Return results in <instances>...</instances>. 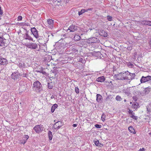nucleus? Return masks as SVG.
Returning <instances> with one entry per match:
<instances>
[{
  "instance_id": "obj_1",
  "label": "nucleus",
  "mask_w": 151,
  "mask_h": 151,
  "mask_svg": "<svg viewBox=\"0 0 151 151\" xmlns=\"http://www.w3.org/2000/svg\"><path fill=\"white\" fill-rule=\"evenodd\" d=\"M32 87L34 90L39 93H40L43 89L42 85L38 81H36L34 82Z\"/></svg>"
},
{
  "instance_id": "obj_2",
  "label": "nucleus",
  "mask_w": 151,
  "mask_h": 151,
  "mask_svg": "<svg viewBox=\"0 0 151 151\" xmlns=\"http://www.w3.org/2000/svg\"><path fill=\"white\" fill-rule=\"evenodd\" d=\"M86 41L88 43L90 44L93 43H98L100 41L99 39L95 37H93L87 40Z\"/></svg>"
},
{
  "instance_id": "obj_3",
  "label": "nucleus",
  "mask_w": 151,
  "mask_h": 151,
  "mask_svg": "<svg viewBox=\"0 0 151 151\" xmlns=\"http://www.w3.org/2000/svg\"><path fill=\"white\" fill-rule=\"evenodd\" d=\"M63 124L62 122L58 121L55 123L52 126V128L56 130H58L63 126Z\"/></svg>"
},
{
  "instance_id": "obj_4",
  "label": "nucleus",
  "mask_w": 151,
  "mask_h": 151,
  "mask_svg": "<svg viewBox=\"0 0 151 151\" xmlns=\"http://www.w3.org/2000/svg\"><path fill=\"white\" fill-rule=\"evenodd\" d=\"M20 73L18 72L13 73L11 75L12 78L14 80H17L19 78Z\"/></svg>"
},
{
  "instance_id": "obj_5",
  "label": "nucleus",
  "mask_w": 151,
  "mask_h": 151,
  "mask_svg": "<svg viewBox=\"0 0 151 151\" xmlns=\"http://www.w3.org/2000/svg\"><path fill=\"white\" fill-rule=\"evenodd\" d=\"M127 71H126L124 73H119L118 75L119 79L121 80H127Z\"/></svg>"
},
{
  "instance_id": "obj_6",
  "label": "nucleus",
  "mask_w": 151,
  "mask_h": 151,
  "mask_svg": "<svg viewBox=\"0 0 151 151\" xmlns=\"http://www.w3.org/2000/svg\"><path fill=\"white\" fill-rule=\"evenodd\" d=\"M151 80V76H147L146 77L142 76L140 80L141 83H145Z\"/></svg>"
},
{
  "instance_id": "obj_7",
  "label": "nucleus",
  "mask_w": 151,
  "mask_h": 151,
  "mask_svg": "<svg viewBox=\"0 0 151 151\" xmlns=\"http://www.w3.org/2000/svg\"><path fill=\"white\" fill-rule=\"evenodd\" d=\"M127 80H132L134 78V77L136 76L134 73H131L128 71L127 72Z\"/></svg>"
},
{
  "instance_id": "obj_8",
  "label": "nucleus",
  "mask_w": 151,
  "mask_h": 151,
  "mask_svg": "<svg viewBox=\"0 0 151 151\" xmlns=\"http://www.w3.org/2000/svg\"><path fill=\"white\" fill-rule=\"evenodd\" d=\"M31 31L34 37L36 38L37 39L39 37L37 30L35 27L32 28L31 29Z\"/></svg>"
},
{
  "instance_id": "obj_9",
  "label": "nucleus",
  "mask_w": 151,
  "mask_h": 151,
  "mask_svg": "<svg viewBox=\"0 0 151 151\" xmlns=\"http://www.w3.org/2000/svg\"><path fill=\"white\" fill-rule=\"evenodd\" d=\"M27 46L28 48L32 49H36L38 48V45L36 43H29Z\"/></svg>"
},
{
  "instance_id": "obj_10",
  "label": "nucleus",
  "mask_w": 151,
  "mask_h": 151,
  "mask_svg": "<svg viewBox=\"0 0 151 151\" xmlns=\"http://www.w3.org/2000/svg\"><path fill=\"white\" fill-rule=\"evenodd\" d=\"M42 126V125L41 124L37 125L34 127L33 129L37 133H38L42 130L41 128V127Z\"/></svg>"
},
{
  "instance_id": "obj_11",
  "label": "nucleus",
  "mask_w": 151,
  "mask_h": 151,
  "mask_svg": "<svg viewBox=\"0 0 151 151\" xmlns=\"http://www.w3.org/2000/svg\"><path fill=\"white\" fill-rule=\"evenodd\" d=\"M25 31L26 32L23 37L25 40H29L33 41V39L32 38V37L29 35L28 31L27 29H25Z\"/></svg>"
},
{
  "instance_id": "obj_12",
  "label": "nucleus",
  "mask_w": 151,
  "mask_h": 151,
  "mask_svg": "<svg viewBox=\"0 0 151 151\" xmlns=\"http://www.w3.org/2000/svg\"><path fill=\"white\" fill-rule=\"evenodd\" d=\"M128 109V112L129 114L130 115V117L135 120H137L138 119V117L137 116H134V115L135 114L133 112V111L130 109Z\"/></svg>"
},
{
  "instance_id": "obj_13",
  "label": "nucleus",
  "mask_w": 151,
  "mask_h": 151,
  "mask_svg": "<svg viewBox=\"0 0 151 151\" xmlns=\"http://www.w3.org/2000/svg\"><path fill=\"white\" fill-rule=\"evenodd\" d=\"M8 63L7 60L0 56V65H6Z\"/></svg>"
},
{
  "instance_id": "obj_14",
  "label": "nucleus",
  "mask_w": 151,
  "mask_h": 151,
  "mask_svg": "<svg viewBox=\"0 0 151 151\" xmlns=\"http://www.w3.org/2000/svg\"><path fill=\"white\" fill-rule=\"evenodd\" d=\"M6 40L3 37L0 36V46H6L7 44L6 43Z\"/></svg>"
},
{
  "instance_id": "obj_15",
  "label": "nucleus",
  "mask_w": 151,
  "mask_h": 151,
  "mask_svg": "<svg viewBox=\"0 0 151 151\" xmlns=\"http://www.w3.org/2000/svg\"><path fill=\"white\" fill-rule=\"evenodd\" d=\"M77 30V27L73 24L70 25L68 28L67 31L70 30L69 32H74Z\"/></svg>"
},
{
  "instance_id": "obj_16",
  "label": "nucleus",
  "mask_w": 151,
  "mask_h": 151,
  "mask_svg": "<svg viewBox=\"0 0 151 151\" xmlns=\"http://www.w3.org/2000/svg\"><path fill=\"white\" fill-rule=\"evenodd\" d=\"M140 23L142 25L151 26V21L141 20L140 22Z\"/></svg>"
},
{
  "instance_id": "obj_17",
  "label": "nucleus",
  "mask_w": 151,
  "mask_h": 151,
  "mask_svg": "<svg viewBox=\"0 0 151 151\" xmlns=\"http://www.w3.org/2000/svg\"><path fill=\"white\" fill-rule=\"evenodd\" d=\"M47 21L49 27L51 28H52L53 27V20L51 19H48Z\"/></svg>"
},
{
  "instance_id": "obj_18",
  "label": "nucleus",
  "mask_w": 151,
  "mask_h": 151,
  "mask_svg": "<svg viewBox=\"0 0 151 151\" xmlns=\"http://www.w3.org/2000/svg\"><path fill=\"white\" fill-rule=\"evenodd\" d=\"M105 80V78L104 76H102L97 78L96 79V81L98 82L102 83L104 82Z\"/></svg>"
},
{
  "instance_id": "obj_19",
  "label": "nucleus",
  "mask_w": 151,
  "mask_h": 151,
  "mask_svg": "<svg viewBox=\"0 0 151 151\" xmlns=\"http://www.w3.org/2000/svg\"><path fill=\"white\" fill-rule=\"evenodd\" d=\"M96 101L98 102H100L101 101H102V96L100 94H98L96 95Z\"/></svg>"
},
{
  "instance_id": "obj_20",
  "label": "nucleus",
  "mask_w": 151,
  "mask_h": 151,
  "mask_svg": "<svg viewBox=\"0 0 151 151\" xmlns=\"http://www.w3.org/2000/svg\"><path fill=\"white\" fill-rule=\"evenodd\" d=\"M94 142L96 146H99L100 147H101L104 146V144L99 142L98 140L96 141H94Z\"/></svg>"
},
{
  "instance_id": "obj_21",
  "label": "nucleus",
  "mask_w": 151,
  "mask_h": 151,
  "mask_svg": "<svg viewBox=\"0 0 151 151\" xmlns=\"http://www.w3.org/2000/svg\"><path fill=\"white\" fill-rule=\"evenodd\" d=\"M48 135L49 138V141L50 142H51V141L53 135L52 134V132L50 131L48 132Z\"/></svg>"
},
{
  "instance_id": "obj_22",
  "label": "nucleus",
  "mask_w": 151,
  "mask_h": 151,
  "mask_svg": "<svg viewBox=\"0 0 151 151\" xmlns=\"http://www.w3.org/2000/svg\"><path fill=\"white\" fill-rule=\"evenodd\" d=\"M151 89V88L150 87H148L147 88H145V89L144 90V93L145 94H148L150 92Z\"/></svg>"
},
{
  "instance_id": "obj_23",
  "label": "nucleus",
  "mask_w": 151,
  "mask_h": 151,
  "mask_svg": "<svg viewBox=\"0 0 151 151\" xmlns=\"http://www.w3.org/2000/svg\"><path fill=\"white\" fill-rule=\"evenodd\" d=\"M139 104L138 103L134 102L132 105V107L134 109H136L138 108Z\"/></svg>"
},
{
  "instance_id": "obj_24",
  "label": "nucleus",
  "mask_w": 151,
  "mask_h": 151,
  "mask_svg": "<svg viewBox=\"0 0 151 151\" xmlns=\"http://www.w3.org/2000/svg\"><path fill=\"white\" fill-rule=\"evenodd\" d=\"M100 35L104 37H106L107 36V32L103 30H102L100 32Z\"/></svg>"
},
{
  "instance_id": "obj_25",
  "label": "nucleus",
  "mask_w": 151,
  "mask_h": 151,
  "mask_svg": "<svg viewBox=\"0 0 151 151\" xmlns=\"http://www.w3.org/2000/svg\"><path fill=\"white\" fill-rule=\"evenodd\" d=\"M58 105L57 104H55L53 105L51 108V111L52 113H53L56 108L58 107Z\"/></svg>"
},
{
  "instance_id": "obj_26",
  "label": "nucleus",
  "mask_w": 151,
  "mask_h": 151,
  "mask_svg": "<svg viewBox=\"0 0 151 151\" xmlns=\"http://www.w3.org/2000/svg\"><path fill=\"white\" fill-rule=\"evenodd\" d=\"M86 42L83 40L80 41L78 43V45L80 46H82L83 45H85V44Z\"/></svg>"
},
{
  "instance_id": "obj_27",
  "label": "nucleus",
  "mask_w": 151,
  "mask_h": 151,
  "mask_svg": "<svg viewBox=\"0 0 151 151\" xmlns=\"http://www.w3.org/2000/svg\"><path fill=\"white\" fill-rule=\"evenodd\" d=\"M128 129L129 131L132 133H134L135 132L134 130L133 127L132 126H130L128 128Z\"/></svg>"
},
{
  "instance_id": "obj_28",
  "label": "nucleus",
  "mask_w": 151,
  "mask_h": 151,
  "mask_svg": "<svg viewBox=\"0 0 151 151\" xmlns=\"http://www.w3.org/2000/svg\"><path fill=\"white\" fill-rule=\"evenodd\" d=\"M81 39V37L78 35H76L74 37V40L75 41H78Z\"/></svg>"
},
{
  "instance_id": "obj_29",
  "label": "nucleus",
  "mask_w": 151,
  "mask_h": 151,
  "mask_svg": "<svg viewBox=\"0 0 151 151\" xmlns=\"http://www.w3.org/2000/svg\"><path fill=\"white\" fill-rule=\"evenodd\" d=\"M28 76V74L27 73H23L22 74L20 73V76H22L23 77L27 78Z\"/></svg>"
},
{
  "instance_id": "obj_30",
  "label": "nucleus",
  "mask_w": 151,
  "mask_h": 151,
  "mask_svg": "<svg viewBox=\"0 0 151 151\" xmlns=\"http://www.w3.org/2000/svg\"><path fill=\"white\" fill-rule=\"evenodd\" d=\"M48 88L50 89H52L53 88V84L52 82L48 83Z\"/></svg>"
},
{
  "instance_id": "obj_31",
  "label": "nucleus",
  "mask_w": 151,
  "mask_h": 151,
  "mask_svg": "<svg viewBox=\"0 0 151 151\" xmlns=\"http://www.w3.org/2000/svg\"><path fill=\"white\" fill-rule=\"evenodd\" d=\"M85 12H86V11L85 9H82L80 11H79L78 12V15L80 16Z\"/></svg>"
},
{
  "instance_id": "obj_32",
  "label": "nucleus",
  "mask_w": 151,
  "mask_h": 151,
  "mask_svg": "<svg viewBox=\"0 0 151 151\" xmlns=\"http://www.w3.org/2000/svg\"><path fill=\"white\" fill-rule=\"evenodd\" d=\"M17 65L19 68L24 67V63L23 62H22V63H19Z\"/></svg>"
},
{
  "instance_id": "obj_33",
  "label": "nucleus",
  "mask_w": 151,
  "mask_h": 151,
  "mask_svg": "<svg viewBox=\"0 0 151 151\" xmlns=\"http://www.w3.org/2000/svg\"><path fill=\"white\" fill-rule=\"evenodd\" d=\"M75 91L77 94H78L79 93V89L78 87L76 86L75 88Z\"/></svg>"
},
{
  "instance_id": "obj_34",
  "label": "nucleus",
  "mask_w": 151,
  "mask_h": 151,
  "mask_svg": "<svg viewBox=\"0 0 151 151\" xmlns=\"http://www.w3.org/2000/svg\"><path fill=\"white\" fill-rule=\"evenodd\" d=\"M105 117H106V115L104 113H103L102 114L101 117V119L103 121H104L105 120Z\"/></svg>"
},
{
  "instance_id": "obj_35",
  "label": "nucleus",
  "mask_w": 151,
  "mask_h": 151,
  "mask_svg": "<svg viewBox=\"0 0 151 151\" xmlns=\"http://www.w3.org/2000/svg\"><path fill=\"white\" fill-rule=\"evenodd\" d=\"M116 99L117 101H121L122 100L121 98L119 96H116Z\"/></svg>"
},
{
  "instance_id": "obj_36",
  "label": "nucleus",
  "mask_w": 151,
  "mask_h": 151,
  "mask_svg": "<svg viewBox=\"0 0 151 151\" xmlns=\"http://www.w3.org/2000/svg\"><path fill=\"white\" fill-rule=\"evenodd\" d=\"M95 127L97 128L100 129L101 128V126L100 124H96L95 125Z\"/></svg>"
},
{
  "instance_id": "obj_37",
  "label": "nucleus",
  "mask_w": 151,
  "mask_h": 151,
  "mask_svg": "<svg viewBox=\"0 0 151 151\" xmlns=\"http://www.w3.org/2000/svg\"><path fill=\"white\" fill-rule=\"evenodd\" d=\"M107 19L109 21H111L112 19V17L109 16L108 15L107 16Z\"/></svg>"
},
{
  "instance_id": "obj_38",
  "label": "nucleus",
  "mask_w": 151,
  "mask_h": 151,
  "mask_svg": "<svg viewBox=\"0 0 151 151\" xmlns=\"http://www.w3.org/2000/svg\"><path fill=\"white\" fill-rule=\"evenodd\" d=\"M119 74H115L114 75V78L115 79L119 80Z\"/></svg>"
},
{
  "instance_id": "obj_39",
  "label": "nucleus",
  "mask_w": 151,
  "mask_h": 151,
  "mask_svg": "<svg viewBox=\"0 0 151 151\" xmlns=\"http://www.w3.org/2000/svg\"><path fill=\"white\" fill-rule=\"evenodd\" d=\"M29 136L28 135H24L23 137V139H25V140L26 141L27 140V139L29 138Z\"/></svg>"
},
{
  "instance_id": "obj_40",
  "label": "nucleus",
  "mask_w": 151,
  "mask_h": 151,
  "mask_svg": "<svg viewBox=\"0 0 151 151\" xmlns=\"http://www.w3.org/2000/svg\"><path fill=\"white\" fill-rule=\"evenodd\" d=\"M26 141L25 140V139H23V140L22 141H21L20 142L21 144H24L26 142Z\"/></svg>"
},
{
  "instance_id": "obj_41",
  "label": "nucleus",
  "mask_w": 151,
  "mask_h": 151,
  "mask_svg": "<svg viewBox=\"0 0 151 151\" xmlns=\"http://www.w3.org/2000/svg\"><path fill=\"white\" fill-rule=\"evenodd\" d=\"M79 61L81 62L82 63H84L85 60L82 58H80L79 59Z\"/></svg>"
},
{
  "instance_id": "obj_42",
  "label": "nucleus",
  "mask_w": 151,
  "mask_h": 151,
  "mask_svg": "<svg viewBox=\"0 0 151 151\" xmlns=\"http://www.w3.org/2000/svg\"><path fill=\"white\" fill-rule=\"evenodd\" d=\"M22 16H19L18 17L17 20L18 21H21L22 20Z\"/></svg>"
},
{
  "instance_id": "obj_43",
  "label": "nucleus",
  "mask_w": 151,
  "mask_h": 151,
  "mask_svg": "<svg viewBox=\"0 0 151 151\" xmlns=\"http://www.w3.org/2000/svg\"><path fill=\"white\" fill-rule=\"evenodd\" d=\"M93 9V8H88L87 9H85L86 12H87L88 11H92Z\"/></svg>"
},
{
  "instance_id": "obj_44",
  "label": "nucleus",
  "mask_w": 151,
  "mask_h": 151,
  "mask_svg": "<svg viewBox=\"0 0 151 151\" xmlns=\"http://www.w3.org/2000/svg\"><path fill=\"white\" fill-rule=\"evenodd\" d=\"M132 47L131 46H129L127 47V49L128 50L130 51L132 50Z\"/></svg>"
},
{
  "instance_id": "obj_45",
  "label": "nucleus",
  "mask_w": 151,
  "mask_h": 151,
  "mask_svg": "<svg viewBox=\"0 0 151 151\" xmlns=\"http://www.w3.org/2000/svg\"><path fill=\"white\" fill-rule=\"evenodd\" d=\"M133 100L135 101H136L137 100V97L135 96H133Z\"/></svg>"
},
{
  "instance_id": "obj_46",
  "label": "nucleus",
  "mask_w": 151,
  "mask_h": 151,
  "mask_svg": "<svg viewBox=\"0 0 151 151\" xmlns=\"http://www.w3.org/2000/svg\"><path fill=\"white\" fill-rule=\"evenodd\" d=\"M63 0H56V1H55V2H57V4L58 3H60Z\"/></svg>"
},
{
  "instance_id": "obj_47",
  "label": "nucleus",
  "mask_w": 151,
  "mask_h": 151,
  "mask_svg": "<svg viewBox=\"0 0 151 151\" xmlns=\"http://www.w3.org/2000/svg\"><path fill=\"white\" fill-rule=\"evenodd\" d=\"M147 111L148 112H150L151 111L150 108H149V107L147 108Z\"/></svg>"
},
{
  "instance_id": "obj_48",
  "label": "nucleus",
  "mask_w": 151,
  "mask_h": 151,
  "mask_svg": "<svg viewBox=\"0 0 151 151\" xmlns=\"http://www.w3.org/2000/svg\"><path fill=\"white\" fill-rule=\"evenodd\" d=\"M3 13V11L1 9V7L0 6V14L1 15Z\"/></svg>"
},
{
  "instance_id": "obj_49",
  "label": "nucleus",
  "mask_w": 151,
  "mask_h": 151,
  "mask_svg": "<svg viewBox=\"0 0 151 151\" xmlns=\"http://www.w3.org/2000/svg\"><path fill=\"white\" fill-rule=\"evenodd\" d=\"M113 71H116V67L115 66H113Z\"/></svg>"
},
{
  "instance_id": "obj_50",
  "label": "nucleus",
  "mask_w": 151,
  "mask_h": 151,
  "mask_svg": "<svg viewBox=\"0 0 151 151\" xmlns=\"http://www.w3.org/2000/svg\"><path fill=\"white\" fill-rule=\"evenodd\" d=\"M72 50H73V51L75 53H76V52H77V50L76 49H75L74 48H73L72 49Z\"/></svg>"
},
{
  "instance_id": "obj_51",
  "label": "nucleus",
  "mask_w": 151,
  "mask_h": 151,
  "mask_svg": "<svg viewBox=\"0 0 151 151\" xmlns=\"http://www.w3.org/2000/svg\"><path fill=\"white\" fill-rule=\"evenodd\" d=\"M111 95H109L106 98V99H110V97H111Z\"/></svg>"
},
{
  "instance_id": "obj_52",
  "label": "nucleus",
  "mask_w": 151,
  "mask_h": 151,
  "mask_svg": "<svg viewBox=\"0 0 151 151\" xmlns=\"http://www.w3.org/2000/svg\"><path fill=\"white\" fill-rule=\"evenodd\" d=\"M72 126L74 127H77V125L76 124H73Z\"/></svg>"
},
{
  "instance_id": "obj_53",
  "label": "nucleus",
  "mask_w": 151,
  "mask_h": 151,
  "mask_svg": "<svg viewBox=\"0 0 151 151\" xmlns=\"http://www.w3.org/2000/svg\"><path fill=\"white\" fill-rule=\"evenodd\" d=\"M42 73L43 74H45L46 73V72L42 70Z\"/></svg>"
},
{
  "instance_id": "obj_54",
  "label": "nucleus",
  "mask_w": 151,
  "mask_h": 151,
  "mask_svg": "<svg viewBox=\"0 0 151 151\" xmlns=\"http://www.w3.org/2000/svg\"><path fill=\"white\" fill-rule=\"evenodd\" d=\"M144 149L143 148H142V149H140L139 150V151H143Z\"/></svg>"
},
{
  "instance_id": "obj_55",
  "label": "nucleus",
  "mask_w": 151,
  "mask_h": 151,
  "mask_svg": "<svg viewBox=\"0 0 151 151\" xmlns=\"http://www.w3.org/2000/svg\"><path fill=\"white\" fill-rule=\"evenodd\" d=\"M75 12H72V15L73 16H75Z\"/></svg>"
},
{
  "instance_id": "obj_56",
  "label": "nucleus",
  "mask_w": 151,
  "mask_h": 151,
  "mask_svg": "<svg viewBox=\"0 0 151 151\" xmlns=\"http://www.w3.org/2000/svg\"><path fill=\"white\" fill-rule=\"evenodd\" d=\"M42 70H40V71H38V72H39L40 73H42Z\"/></svg>"
},
{
  "instance_id": "obj_57",
  "label": "nucleus",
  "mask_w": 151,
  "mask_h": 151,
  "mask_svg": "<svg viewBox=\"0 0 151 151\" xmlns=\"http://www.w3.org/2000/svg\"><path fill=\"white\" fill-rule=\"evenodd\" d=\"M21 84H21V83H19V85H20V86H21V87L22 86H24V85H22V86H21Z\"/></svg>"
},
{
  "instance_id": "obj_58",
  "label": "nucleus",
  "mask_w": 151,
  "mask_h": 151,
  "mask_svg": "<svg viewBox=\"0 0 151 151\" xmlns=\"http://www.w3.org/2000/svg\"><path fill=\"white\" fill-rule=\"evenodd\" d=\"M150 108H151V103L149 104Z\"/></svg>"
},
{
  "instance_id": "obj_59",
  "label": "nucleus",
  "mask_w": 151,
  "mask_h": 151,
  "mask_svg": "<svg viewBox=\"0 0 151 151\" xmlns=\"http://www.w3.org/2000/svg\"><path fill=\"white\" fill-rule=\"evenodd\" d=\"M51 99L53 98V96H51Z\"/></svg>"
},
{
  "instance_id": "obj_60",
  "label": "nucleus",
  "mask_w": 151,
  "mask_h": 151,
  "mask_svg": "<svg viewBox=\"0 0 151 151\" xmlns=\"http://www.w3.org/2000/svg\"><path fill=\"white\" fill-rule=\"evenodd\" d=\"M130 104H132V102H130Z\"/></svg>"
},
{
  "instance_id": "obj_61",
  "label": "nucleus",
  "mask_w": 151,
  "mask_h": 151,
  "mask_svg": "<svg viewBox=\"0 0 151 151\" xmlns=\"http://www.w3.org/2000/svg\"><path fill=\"white\" fill-rule=\"evenodd\" d=\"M149 134H151V132Z\"/></svg>"
},
{
  "instance_id": "obj_62",
  "label": "nucleus",
  "mask_w": 151,
  "mask_h": 151,
  "mask_svg": "<svg viewBox=\"0 0 151 151\" xmlns=\"http://www.w3.org/2000/svg\"><path fill=\"white\" fill-rule=\"evenodd\" d=\"M124 101H126V100L125 99V100H124Z\"/></svg>"
},
{
  "instance_id": "obj_63",
  "label": "nucleus",
  "mask_w": 151,
  "mask_h": 151,
  "mask_svg": "<svg viewBox=\"0 0 151 151\" xmlns=\"http://www.w3.org/2000/svg\"><path fill=\"white\" fill-rule=\"evenodd\" d=\"M115 25V24H114L113 25V26H114V25Z\"/></svg>"
},
{
  "instance_id": "obj_64",
  "label": "nucleus",
  "mask_w": 151,
  "mask_h": 151,
  "mask_svg": "<svg viewBox=\"0 0 151 151\" xmlns=\"http://www.w3.org/2000/svg\"><path fill=\"white\" fill-rule=\"evenodd\" d=\"M131 65H132V66L133 65L132 64H131Z\"/></svg>"
}]
</instances>
